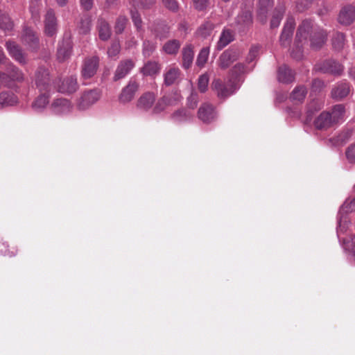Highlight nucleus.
<instances>
[{"label":"nucleus","mask_w":355,"mask_h":355,"mask_svg":"<svg viewBox=\"0 0 355 355\" xmlns=\"http://www.w3.org/2000/svg\"><path fill=\"white\" fill-rule=\"evenodd\" d=\"M308 37L310 38L311 47L313 49H318L325 43L327 33L320 27L314 25L309 20H304L297 29L294 48L291 52V56L296 60H300L303 57L302 46L306 43Z\"/></svg>","instance_id":"f257e3e1"},{"label":"nucleus","mask_w":355,"mask_h":355,"mask_svg":"<svg viewBox=\"0 0 355 355\" xmlns=\"http://www.w3.org/2000/svg\"><path fill=\"white\" fill-rule=\"evenodd\" d=\"M35 83L41 92H48L51 89V80L48 69L39 67L35 71Z\"/></svg>","instance_id":"f03ea898"},{"label":"nucleus","mask_w":355,"mask_h":355,"mask_svg":"<svg viewBox=\"0 0 355 355\" xmlns=\"http://www.w3.org/2000/svg\"><path fill=\"white\" fill-rule=\"evenodd\" d=\"M24 79L23 71L13 64L8 66L6 73L0 71V81L4 84H8L10 81L21 83Z\"/></svg>","instance_id":"7ed1b4c3"},{"label":"nucleus","mask_w":355,"mask_h":355,"mask_svg":"<svg viewBox=\"0 0 355 355\" xmlns=\"http://www.w3.org/2000/svg\"><path fill=\"white\" fill-rule=\"evenodd\" d=\"M99 66L98 57L94 55L86 58L82 64L81 76L85 80L92 78L97 72Z\"/></svg>","instance_id":"20e7f679"},{"label":"nucleus","mask_w":355,"mask_h":355,"mask_svg":"<svg viewBox=\"0 0 355 355\" xmlns=\"http://www.w3.org/2000/svg\"><path fill=\"white\" fill-rule=\"evenodd\" d=\"M6 48L9 55L19 64L25 65L28 63L27 55L15 42L7 41Z\"/></svg>","instance_id":"39448f33"},{"label":"nucleus","mask_w":355,"mask_h":355,"mask_svg":"<svg viewBox=\"0 0 355 355\" xmlns=\"http://www.w3.org/2000/svg\"><path fill=\"white\" fill-rule=\"evenodd\" d=\"M355 211V198L349 201L348 200H345L343 205L341 206L338 216L342 215L343 213H348ZM347 227V221L346 219H343L342 216H339L338 219V227L337 229L338 237L341 241L342 239L340 237L341 232H344L346 231V228Z\"/></svg>","instance_id":"423d86ee"},{"label":"nucleus","mask_w":355,"mask_h":355,"mask_svg":"<svg viewBox=\"0 0 355 355\" xmlns=\"http://www.w3.org/2000/svg\"><path fill=\"white\" fill-rule=\"evenodd\" d=\"M101 97V92L97 89L84 92L80 98L77 106L80 110H86L96 103Z\"/></svg>","instance_id":"0eeeda50"},{"label":"nucleus","mask_w":355,"mask_h":355,"mask_svg":"<svg viewBox=\"0 0 355 355\" xmlns=\"http://www.w3.org/2000/svg\"><path fill=\"white\" fill-rule=\"evenodd\" d=\"M211 87L217 92V95L220 98H227L236 90V87L232 83L223 84L220 80H214L212 82Z\"/></svg>","instance_id":"6e6552de"},{"label":"nucleus","mask_w":355,"mask_h":355,"mask_svg":"<svg viewBox=\"0 0 355 355\" xmlns=\"http://www.w3.org/2000/svg\"><path fill=\"white\" fill-rule=\"evenodd\" d=\"M135 66V63L132 59L121 60L116 69L114 80H118L125 78L128 74L130 73Z\"/></svg>","instance_id":"1a4fd4ad"},{"label":"nucleus","mask_w":355,"mask_h":355,"mask_svg":"<svg viewBox=\"0 0 355 355\" xmlns=\"http://www.w3.org/2000/svg\"><path fill=\"white\" fill-rule=\"evenodd\" d=\"M139 83L133 80H130L128 84L122 89L119 96V100L122 103H128L131 101L136 92L139 89Z\"/></svg>","instance_id":"9d476101"},{"label":"nucleus","mask_w":355,"mask_h":355,"mask_svg":"<svg viewBox=\"0 0 355 355\" xmlns=\"http://www.w3.org/2000/svg\"><path fill=\"white\" fill-rule=\"evenodd\" d=\"M198 117L204 123H210L216 118V112L212 105L203 103L198 112Z\"/></svg>","instance_id":"9b49d317"},{"label":"nucleus","mask_w":355,"mask_h":355,"mask_svg":"<svg viewBox=\"0 0 355 355\" xmlns=\"http://www.w3.org/2000/svg\"><path fill=\"white\" fill-rule=\"evenodd\" d=\"M239 58V53L236 50L227 49L220 56L218 65L223 69H227L232 63L236 61Z\"/></svg>","instance_id":"f8f14e48"},{"label":"nucleus","mask_w":355,"mask_h":355,"mask_svg":"<svg viewBox=\"0 0 355 355\" xmlns=\"http://www.w3.org/2000/svg\"><path fill=\"white\" fill-rule=\"evenodd\" d=\"M71 103L65 98H58L52 103L51 110L55 114H62L69 112L71 110Z\"/></svg>","instance_id":"ddd939ff"},{"label":"nucleus","mask_w":355,"mask_h":355,"mask_svg":"<svg viewBox=\"0 0 355 355\" xmlns=\"http://www.w3.org/2000/svg\"><path fill=\"white\" fill-rule=\"evenodd\" d=\"M181 71L178 67H169L166 69L164 76V84L166 86H171L175 84L180 76Z\"/></svg>","instance_id":"4468645a"},{"label":"nucleus","mask_w":355,"mask_h":355,"mask_svg":"<svg viewBox=\"0 0 355 355\" xmlns=\"http://www.w3.org/2000/svg\"><path fill=\"white\" fill-rule=\"evenodd\" d=\"M355 19V6L348 5L345 6L340 12L339 22L344 25H349Z\"/></svg>","instance_id":"2eb2a0df"},{"label":"nucleus","mask_w":355,"mask_h":355,"mask_svg":"<svg viewBox=\"0 0 355 355\" xmlns=\"http://www.w3.org/2000/svg\"><path fill=\"white\" fill-rule=\"evenodd\" d=\"M294 28V19L293 18H288L280 35V43L282 46H286L289 43L293 35Z\"/></svg>","instance_id":"dca6fc26"},{"label":"nucleus","mask_w":355,"mask_h":355,"mask_svg":"<svg viewBox=\"0 0 355 355\" xmlns=\"http://www.w3.org/2000/svg\"><path fill=\"white\" fill-rule=\"evenodd\" d=\"M156 96L153 92H147L143 94L137 101V106L143 110H148L155 103Z\"/></svg>","instance_id":"f3484780"},{"label":"nucleus","mask_w":355,"mask_h":355,"mask_svg":"<svg viewBox=\"0 0 355 355\" xmlns=\"http://www.w3.org/2000/svg\"><path fill=\"white\" fill-rule=\"evenodd\" d=\"M45 33L49 36H53L57 31V23L55 14L53 10L47 11L45 17Z\"/></svg>","instance_id":"a211bd4d"},{"label":"nucleus","mask_w":355,"mask_h":355,"mask_svg":"<svg viewBox=\"0 0 355 355\" xmlns=\"http://www.w3.org/2000/svg\"><path fill=\"white\" fill-rule=\"evenodd\" d=\"M22 42L29 48L35 49L38 46L39 40L32 29L25 28L22 34Z\"/></svg>","instance_id":"6ab92c4d"},{"label":"nucleus","mask_w":355,"mask_h":355,"mask_svg":"<svg viewBox=\"0 0 355 355\" xmlns=\"http://www.w3.org/2000/svg\"><path fill=\"white\" fill-rule=\"evenodd\" d=\"M78 89L76 78L70 76L64 78L61 85L58 86V91L61 93L71 94L76 92Z\"/></svg>","instance_id":"aec40b11"},{"label":"nucleus","mask_w":355,"mask_h":355,"mask_svg":"<svg viewBox=\"0 0 355 355\" xmlns=\"http://www.w3.org/2000/svg\"><path fill=\"white\" fill-rule=\"evenodd\" d=\"M182 67L187 69L191 67L194 58L193 48L191 44H187L182 51Z\"/></svg>","instance_id":"412c9836"},{"label":"nucleus","mask_w":355,"mask_h":355,"mask_svg":"<svg viewBox=\"0 0 355 355\" xmlns=\"http://www.w3.org/2000/svg\"><path fill=\"white\" fill-rule=\"evenodd\" d=\"M71 44L69 40L62 41L58 48V59L62 62L69 58L71 54Z\"/></svg>","instance_id":"4be33fe9"},{"label":"nucleus","mask_w":355,"mask_h":355,"mask_svg":"<svg viewBox=\"0 0 355 355\" xmlns=\"http://www.w3.org/2000/svg\"><path fill=\"white\" fill-rule=\"evenodd\" d=\"M314 125L317 129L320 130L327 128L334 125L331 120L330 112H322L315 120Z\"/></svg>","instance_id":"5701e85b"},{"label":"nucleus","mask_w":355,"mask_h":355,"mask_svg":"<svg viewBox=\"0 0 355 355\" xmlns=\"http://www.w3.org/2000/svg\"><path fill=\"white\" fill-rule=\"evenodd\" d=\"M278 80L283 83H288L294 80V73L286 65L282 66L278 69L277 71Z\"/></svg>","instance_id":"b1692460"},{"label":"nucleus","mask_w":355,"mask_h":355,"mask_svg":"<svg viewBox=\"0 0 355 355\" xmlns=\"http://www.w3.org/2000/svg\"><path fill=\"white\" fill-rule=\"evenodd\" d=\"M349 84L346 83H341L332 89L331 96L334 98L341 99L347 96L349 94Z\"/></svg>","instance_id":"393cba45"},{"label":"nucleus","mask_w":355,"mask_h":355,"mask_svg":"<svg viewBox=\"0 0 355 355\" xmlns=\"http://www.w3.org/2000/svg\"><path fill=\"white\" fill-rule=\"evenodd\" d=\"M234 40V34L229 29H224L220 34L216 44L218 50H221L227 46Z\"/></svg>","instance_id":"a878e982"},{"label":"nucleus","mask_w":355,"mask_h":355,"mask_svg":"<svg viewBox=\"0 0 355 355\" xmlns=\"http://www.w3.org/2000/svg\"><path fill=\"white\" fill-rule=\"evenodd\" d=\"M333 124L342 122L345 116V109L343 105H335L330 113Z\"/></svg>","instance_id":"bb28decb"},{"label":"nucleus","mask_w":355,"mask_h":355,"mask_svg":"<svg viewBox=\"0 0 355 355\" xmlns=\"http://www.w3.org/2000/svg\"><path fill=\"white\" fill-rule=\"evenodd\" d=\"M160 71V67L157 62L148 61L141 69L140 71L144 76H153L157 74Z\"/></svg>","instance_id":"cd10ccee"},{"label":"nucleus","mask_w":355,"mask_h":355,"mask_svg":"<svg viewBox=\"0 0 355 355\" xmlns=\"http://www.w3.org/2000/svg\"><path fill=\"white\" fill-rule=\"evenodd\" d=\"M17 101V96L11 92L0 93V107L14 105Z\"/></svg>","instance_id":"c85d7f7f"},{"label":"nucleus","mask_w":355,"mask_h":355,"mask_svg":"<svg viewBox=\"0 0 355 355\" xmlns=\"http://www.w3.org/2000/svg\"><path fill=\"white\" fill-rule=\"evenodd\" d=\"M49 96L44 92L40 95L33 103L32 107L36 112L43 110L49 103Z\"/></svg>","instance_id":"c756f323"},{"label":"nucleus","mask_w":355,"mask_h":355,"mask_svg":"<svg viewBox=\"0 0 355 355\" xmlns=\"http://www.w3.org/2000/svg\"><path fill=\"white\" fill-rule=\"evenodd\" d=\"M323 70L327 73L338 75L343 71V67L336 61L329 60L324 63Z\"/></svg>","instance_id":"7c9ffc66"},{"label":"nucleus","mask_w":355,"mask_h":355,"mask_svg":"<svg viewBox=\"0 0 355 355\" xmlns=\"http://www.w3.org/2000/svg\"><path fill=\"white\" fill-rule=\"evenodd\" d=\"M214 28L215 24L208 19L198 28L197 33L202 37H206L211 34Z\"/></svg>","instance_id":"2f4dec72"},{"label":"nucleus","mask_w":355,"mask_h":355,"mask_svg":"<svg viewBox=\"0 0 355 355\" xmlns=\"http://www.w3.org/2000/svg\"><path fill=\"white\" fill-rule=\"evenodd\" d=\"M13 28V23L8 15L0 10V28L5 33H9Z\"/></svg>","instance_id":"473e14b6"},{"label":"nucleus","mask_w":355,"mask_h":355,"mask_svg":"<svg viewBox=\"0 0 355 355\" xmlns=\"http://www.w3.org/2000/svg\"><path fill=\"white\" fill-rule=\"evenodd\" d=\"M99 37L103 40H107L110 38L111 31L108 24L103 19L98 20V23Z\"/></svg>","instance_id":"72a5a7b5"},{"label":"nucleus","mask_w":355,"mask_h":355,"mask_svg":"<svg viewBox=\"0 0 355 355\" xmlns=\"http://www.w3.org/2000/svg\"><path fill=\"white\" fill-rule=\"evenodd\" d=\"M180 47V42L177 40L168 41L163 46V51L170 55L176 54Z\"/></svg>","instance_id":"f704fd0d"},{"label":"nucleus","mask_w":355,"mask_h":355,"mask_svg":"<svg viewBox=\"0 0 355 355\" xmlns=\"http://www.w3.org/2000/svg\"><path fill=\"white\" fill-rule=\"evenodd\" d=\"M306 92V89L304 87L299 86L294 89L290 98L293 102L300 103L304 99Z\"/></svg>","instance_id":"c9c22d12"},{"label":"nucleus","mask_w":355,"mask_h":355,"mask_svg":"<svg viewBox=\"0 0 355 355\" xmlns=\"http://www.w3.org/2000/svg\"><path fill=\"white\" fill-rule=\"evenodd\" d=\"M343 245L345 250L351 252L355 259V236H349L347 239H343Z\"/></svg>","instance_id":"e433bc0d"},{"label":"nucleus","mask_w":355,"mask_h":355,"mask_svg":"<svg viewBox=\"0 0 355 355\" xmlns=\"http://www.w3.org/2000/svg\"><path fill=\"white\" fill-rule=\"evenodd\" d=\"M345 41V35L343 33H336L332 39V44L334 48L337 51L342 49L344 47Z\"/></svg>","instance_id":"4c0bfd02"},{"label":"nucleus","mask_w":355,"mask_h":355,"mask_svg":"<svg viewBox=\"0 0 355 355\" xmlns=\"http://www.w3.org/2000/svg\"><path fill=\"white\" fill-rule=\"evenodd\" d=\"M209 54V49L208 47L202 48L198 55L196 64L198 67H203L207 62Z\"/></svg>","instance_id":"58836bf2"},{"label":"nucleus","mask_w":355,"mask_h":355,"mask_svg":"<svg viewBox=\"0 0 355 355\" xmlns=\"http://www.w3.org/2000/svg\"><path fill=\"white\" fill-rule=\"evenodd\" d=\"M192 114L190 112L186 110H180L175 112L173 115V119L175 121L182 122L189 119Z\"/></svg>","instance_id":"ea45409f"},{"label":"nucleus","mask_w":355,"mask_h":355,"mask_svg":"<svg viewBox=\"0 0 355 355\" xmlns=\"http://www.w3.org/2000/svg\"><path fill=\"white\" fill-rule=\"evenodd\" d=\"M323 102L319 99H313L311 102L309 103L308 105V115L310 116L315 112L320 110L323 107Z\"/></svg>","instance_id":"a19ab883"},{"label":"nucleus","mask_w":355,"mask_h":355,"mask_svg":"<svg viewBox=\"0 0 355 355\" xmlns=\"http://www.w3.org/2000/svg\"><path fill=\"white\" fill-rule=\"evenodd\" d=\"M209 78L207 73L202 74L198 80V87L200 92L204 93L207 91Z\"/></svg>","instance_id":"79ce46f5"},{"label":"nucleus","mask_w":355,"mask_h":355,"mask_svg":"<svg viewBox=\"0 0 355 355\" xmlns=\"http://www.w3.org/2000/svg\"><path fill=\"white\" fill-rule=\"evenodd\" d=\"M252 22V15L249 12H243L236 18V23L241 26H247Z\"/></svg>","instance_id":"37998d69"},{"label":"nucleus","mask_w":355,"mask_h":355,"mask_svg":"<svg viewBox=\"0 0 355 355\" xmlns=\"http://www.w3.org/2000/svg\"><path fill=\"white\" fill-rule=\"evenodd\" d=\"M171 104H172L171 100H168V98H162L157 102L153 109V112L155 113H159L160 112L163 111L165 109L167 105Z\"/></svg>","instance_id":"c03bdc74"},{"label":"nucleus","mask_w":355,"mask_h":355,"mask_svg":"<svg viewBox=\"0 0 355 355\" xmlns=\"http://www.w3.org/2000/svg\"><path fill=\"white\" fill-rule=\"evenodd\" d=\"M156 46L154 43L150 41L144 42L143 44V55L145 57H149L155 51Z\"/></svg>","instance_id":"a18cd8bd"},{"label":"nucleus","mask_w":355,"mask_h":355,"mask_svg":"<svg viewBox=\"0 0 355 355\" xmlns=\"http://www.w3.org/2000/svg\"><path fill=\"white\" fill-rule=\"evenodd\" d=\"M121 46L118 42H114L107 50V55L110 58L116 56L120 52Z\"/></svg>","instance_id":"49530a36"},{"label":"nucleus","mask_w":355,"mask_h":355,"mask_svg":"<svg viewBox=\"0 0 355 355\" xmlns=\"http://www.w3.org/2000/svg\"><path fill=\"white\" fill-rule=\"evenodd\" d=\"M127 22V19L125 17L120 16L118 17L116 25L115 31L117 33H121L124 30Z\"/></svg>","instance_id":"de8ad7c7"},{"label":"nucleus","mask_w":355,"mask_h":355,"mask_svg":"<svg viewBox=\"0 0 355 355\" xmlns=\"http://www.w3.org/2000/svg\"><path fill=\"white\" fill-rule=\"evenodd\" d=\"M90 24L91 20L89 17L82 19L79 26L80 33H87L90 29Z\"/></svg>","instance_id":"09e8293b"},{"label":"nucleus","mask_w":355,"mask_h":355,"mask_svg":"<svg viewBox=\"0 0 355 355\" xmlns=\"http://www.w3.org/2000/svg\"><path fill=\"white\" fill-rule=\"evenodd\" d=\"M198 102V94L195 92H192L191 95L187 98L188 106L191 109H194L197 106Z\"/></svg>","instance_id":"8fccbe9b"},{"label":"nucleus","mask_w":355,"mask_h":355,"mask_svg":"<svg viewBox=\"0 0 355 355\" xmlns=\"http://www.w3.org/2000/svg\"><path fill=\"white\" fill-rule=\"evenodd\" d=\"M259 48L258 46H252L248 53L247 61L250 63L253 62L259 55Z\"/></svg>","instance_id":"3c124183"},{"label":"nucleus","mask_w":355,"mask_h":355,"mask_svg":"<svg viewBox=\"0 0 355 355\" xmlns=\"http://www.w3.org/2000/svg\"><path fill=\"white\" fill-rule=\"evenodd\" d=\"M131 16L135 26H136L137 30H140L141 28L142 24V21L140 17V15L137 11L131 10Z\"/></svg>","instance_id":"603ef678"},{"label":"nucleus","mask_w":355,"mask_h":355,"mask_svg":"<svg viewBox=\"0 0 355 355\" xmlns=\"http://www.w3.org/2000/svg\"><path fill=\"white\" fill-rule=\"evenodd\" d=\"M346 157L349 162H355V144L350 145L346 150Z\"/></svg>","instance_id":"864d4df0"},{"label":"nucleus","mask_w":355,"mask_h":355,"mask_svg":"<svg viewBox=\"0 0 355 355\" xmlns=\"http://www.w3.org/2000/svg\"><path fill=\"white\" fill-rule=\"evenodd\" d=\"M245 67L243 64H236L234 68L232 69V73L233 76H237L239 74L245 73Z\"/></svg>","instance_id":"5fc2aeb1"},{"label":"nucleus","mask_w":355,"mask_h":355,"mask_svg":"<svg viewBox=\"0 0 355 355\" xmlns=\"http://www.w3.org/2000/svg\"><path fill=\"white\" fill-rule=\"evenodd\" d=\"M164 5L169 10L175 11L178 10V3L175 0H162Z\"/></svg>","instance_id":"6e6d98bb"},{"label":"nucleus","mask_w":355,"mask_h":355,"mask_svg":"<svg viewBox=\"0 0 355 355\" xmlns=\"http://www.w3.org/2000/svg\"><path fill=\"white\" fill-rule=\"evenodd\" d=\"M194 6L199 10L205 9L209 3V0H193Z\"/></svg>","instance_id":"4d7b16f0"},{"label":"nucleus","mask_w":355,"mask_h":355,"mask_svg":"<svg viewBox=\"0 0 355 355\" xmlns=\"http://www.w3.org/2000/svg\"><path fill=\"white\" fill-rule=\"evenodd\" d=\"M130 3L133 4L135 7H138L139 8H148L150 6L155 3V0H148V2L141 1L137 6L135 4V0H129ZM147 1V0H146Z\"/></svg>","instance_id":"13d9d810"},{"label":"nucleus","mask_w":355,"mask_h":355,"mask_svg":"<svg viewBox=\"0 0 355 355\" xmlns=\"http://www.w3.org/2000/svg\"><path fill=\"white\" fill-rule=\"evenodd\" d=\"M82 8L86 10H89L92 8L93 0H80Z\"/></svg>","instance_id":"bf43d9fd"},{"label":"nucleus","mask_w":355,"mask_h":355,"mask_svg":"<svg viewBox=\"0 0 355 355\" xmlns=\"http://www.w3.org/2000/svg\"><path fill=\"white\" fill-rule=\"evenodd\" d=\"M272 0H259L260 10L265 12L266 8L270 6Z\"/></svg>","instance_id":"052dcab7"},{"label":"nucleus","mask_w":355,"mask_h":355,"mask_svg":"<svg viewBox=\"0 0 355 355\" xmlns=\"http://www.w3.org/2000/svg\"><path fill=\"white\" fill-rule=\"evenodd\" d=\"M282 14L278 16H274L271 20L270 25L272 28L277 27L281 21Z\"/></svg>","instance_id":"680f3d73"},{"label":"nucleus","mask_w":355,"mask_h":355,"mask_svg":"<svg viewBox=\"0 0 355 355\" xmlns=\"http://www.w3.org/2000/svg\"><path fill=\"white\" fill-rule=\"evenodd\" d=\"M323 86V83L318 79H315L312 83V89L313 91H316L318 89L322 88Z\"/></svg>","instance_id":"e2e57ef3"},{"label":"nucleus","mask_w":355,"mask_h":355,"mask_svg":"<svg viewBox=\"0 0 355 355\" xmlns=\"http://www.w3.org/2000/svg\"><path fill=\"white\" fill-rule=\"evenodd\" d=\"M347 135L345 133H343V134H340L339 135L337 138H336V142L337 143H340V144H343L345 141V140L347 139Z\"/></svg>","instance_id":"0e129e2a"},{"label":"nucleus","mask_w":355,"mask_h":355,"mask_svg":"<svg viewBox=\"0 0 355 355\" xmlns=\"http://www.w3.org/2000/svg\"><path fill=\"white\" fill-rule=\"evenodd\" d=\"M58 4L60 6H63L66 4L67 0H55Z\"/></svg>","instance_id":"69168bd1"},{"label":"nucleus","mask_w":355,"mask_h":355,"mask_svg":"<svg viewBox=\"0 0 355 355\" xmlns=\"http://www.w3.org/2000/svg\"><path fill=\"white\" fill-rule=\"evenodd\" d=\"M0 251L3 253L4 255H8V256H14L15 255V253L14 252H7V250H6L5 252H3L2 249L0 250Z\"/></svg>","instance_id":"338daca9"},{"label":"nucleus","mask_w":355,"mask_h":355,"mask_svg":"<svg viewBox=\"0 0 355 355\" xmlns=\"http://www.w3.org/2000/svg\"><path fill=\"white\" fill-rule=\"evenodd\" d=\"M6 58L4 53L3 52V50L0 49V62L3 60V59Z\"/></svg>","instance_id":"774afa93"}]
</instances>
